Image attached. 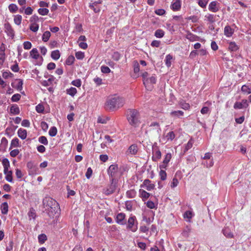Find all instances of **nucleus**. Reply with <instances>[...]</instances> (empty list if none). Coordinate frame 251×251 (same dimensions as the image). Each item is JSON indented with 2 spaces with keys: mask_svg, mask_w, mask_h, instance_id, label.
<instances>
[{
  "mask_svg": "<svg viewBox=\"0 0 251 251\" xmlns=\"http://www.w3.org/2000/svg\"><path fill=\"white\" fill-rule=\"evenodd\" d=\"M9 11L12 13L16 12L18 10L17 6L15 4H11L9 5Z\"/></svg>",
  "mask_w": 251,
  "mask_h": 251,
  "instance_id": "c03bdc74",
  "label": "nucleus"
},
{
  "mask_svg": "<svg viewBox=\"0 0 251 251\" xmlns=\"http://www.w3.org/2000/svg\"><path fill=\"white\" fill-rule=\"evenodd\" d=\"M192 217V213L190 211H186L184 214V218L190 219Z\"/></svg>",
  "mask_w": 251,
  "mask_h": 251,
  "instance_id": "69168bd1",
  "label": "nucleus"
},
{
  "mask_svg": "<svg viewBox=\"0 0 251 251\" xmlns=\"http://www.w3.org/2000/svg\"><path fill=\"white\" fill-rule=\"evenodd\" d=\"M139 113L136 109H130L127 111V119L130 125L136 126L140 123Z\"/></svg>",
  "mask_w": 251,
  "mask_h": 251,
  "instance_id": "7ed1b4c3",
  "label": "nucleus"
},
{
  "mask_svg": "<svg viewBox=\"0 0 251 251\" xmlns=\"http://www.w3.org/2000/svg\"><path fill=\"white\" fill-rule=\"evenodd\" d=\"M159 176L162 180H165L166 179L167 174L165 171L161 170L159 173Z\"/></svg>",
  "mask_w": 251,
  "mask_h": 251,
  "instance_id": "13d9d810",
  "label": "nucleus"
},
{
  "mask_svg": "<svg viewBox=\"0 0 251 251\" xmlns=\"http://www.w3.org/2000/svg\"><path fill=\"white\" fill-rule=\"evenodd\" d=\"M139 193L141 197L144 199H147L150 196V194L143 189H140Z\"/></svg>",
  "mask_w": 251,
  "mask_h": 251,
  "instance_id": "473e14b6",
  "label": "nucleus"
},
{
  "mask_svg": "<svg viewBox=\"0 0 251 251\" xmlns=\"http://www.w3.org/2000/svg\"><path fill=\"white\" fill-rule=\"evenodd\" d=\"M43 204L47 207L50 217H53L59 210V205L57 201L50 197H45L43 200Z\"/></svg>",
  "mask_w": 251,
  "mask_h": 251,
  "instance_id": "f03ea898",
  "label": "nucleus"
},
{
  "mask_svg": "<svg viewBox=\"0 0 251 251\" xmlns=\"http://www.w3.org/2000/svg\"><path fill=\"white\" fill-rule=\"evenodd\" d=\"M18 136L24 140L26 138L27 136V131L25 129L20 128L18 130Z\"/></svg>",
  "mask_w": 251,
  "mask_h": 251,
  "instance_id": "a211bd4d",
  "label": "nucleus"
},
{
  "mask_svg": "<svg viewBox=\"0 0 251 251\" xmlns=\"http://www.w3.org/2000/svg\"><path fill=\"white\" fill-rule=\"evenodd\" d=\"M248 106L247 100H243L241 102H236L233 107L235 109H242L247 108Z\"/></svg>",
  "mask_w": 251,
  "mask_h": 251,
  "instance_id": "9b49d317",
  "label": "nucleus"
},
{
  "mask_svg": "<svg viewBox=\"0 0 251 251\" xmlns=\"http://www.w3.org/2000/svg\"><path fill=\"white\" fill-rule=\"evenodd\" d=\"M156 83V78L154 76L149 77L144 80L143 83L146 87H150V85L154 84Z\"/></svg>",
  "mask_w": 251,
  "mask_h": 251,
  "instance_id": "f8f14e48",
  "label": "nucleus"
},
{
  "mask_svg": "<svg viewBox=\"0 0 251 251\" xmlns=\"http://www.w3.org/2000/svg\"><path fill=\"white\" fill-rule=\"evenodd\" d=\"M223 233L227 238H232L233 237V235L228 227H226L225 228L223 229Z\"/></svg>",
  "mask_w": 251,
  "mask_h": 251,
  "instance_id": "5701e85b",
  "label": "nucleus"
},
{
  "mask_svg": "<svg viewBox=\"0 0 251 251\" xmlns=\"http://www.w3.org/2000/svg\"><path fill=\"white\" fill-rule=\"evenodd\" d=\"M20 147L19 140L17 138H15L12 140L10 144L9 150H11L13 148H17Z\"/></svg>",
  "mask_w": 251,
  "mask_h": 251,
  "instance_id": "4be33fe9",
  "label": "nucleus"
},
{
  "mask_svg": "<svg viewBox=\"0 0 251 251\" xmlns=\"http://www.w3.org/2000/svg\"><path fill=\"white\" fill-rule=\"evenodd\" d=\"M36 110L38 113H43L44 111V107L42 104H39L36 106Z\"/></svg>",
  "mask_w": 251,
  "mask_h": 251,
  "instance_id": "8fccbe9b",
  "label": "nucleus"
},
{
  "mask_svg": "<svg viewBox=\"0 0 251 251\" xmlns=\"http://www.w3.org/2000/svg\"><path fill=\"white\" fill-rule=\"evenodd\" d=\"M183 112L180 110L172 111L171 113V115L172 117H180L183 115Z\"/></svg>",
  "mask_w": 251,
  "mask_h": 251,
  "instance_id": "2f4dec72",
  "label": "nucleus"
},
{
  "mask_svg": "<svg viewBox=\"0 0 251 251\" xmlns=\"http://www.w3.org/2000/svg\"><path fill=\"white\" fill-rule=\"evenodd\" d=\"M72 84L77 87H79L81 86V82L80 79H76L73 80Z\"/></svg>",
  "mask_w": 251,
  "mask_h": 251,
  "instance_id": "0e129e2a",
  "label": "nucleus"
},
{
  "mask_svg": "<svg viewBox=\"0 0 251 251\" xmlns=\"http://www.w3.org/2000/svg\"><path fill=\"white\" fill-rule=\"evenodd\" d=\"M120 54L118 52H114V53L112 55V58L115 61H118L120 58Z\"/></svg>",
  "mask_w": 251,
  "mask_h": 251,
  "instance_id": "e2e57ef3",
  "label": "nucleus"
},
{
  "mask_svg": "<svg viewBox=\"0 0 251 251\" xmlns=\"http://www.w3.org/2000/svg\"><path fill=\"white\" fill-rule=\"evenodd\" d=\"M110 184L102 190V193L105 195H109L114 193L117 187L116 179H110Z\"/></svg>",
  "mask_w": 251,
  "mask_h": 251,
  "instance_id": "39448f33",
  "label": "nucleus"
},
{
  "mask_svg": "<svg viewBox=\"0 0 251 251\" xmlns=\"http://www.w3.org/2000/svg\"><path fill=\"white\" fill-rule=\"evenodd\" d=\"M138 147L135 144L131 145L128 149V152L131 154L134 155L136 154L138 151Z\"/></svg>",
  "mask_w": 251,
  "mask_h": 251,
  "instance_id": "412c9836",
  "label": "nucleus"
},
{
  "mask_svg": "<svg viewBox=\"0 0 251 251\" xmlns=\"http://www.w3.org/2000/svg\"><path fill=\"white\" fill-rule=\"evenodd\" d=\"M75 60V59L74 56L70 55L66 60V64L68 65H71L74 63Z\"/></svg>",
  "mask_w": 251,
  "mask_h": 251,
  "instance_id": "79ce46f5",
  "label": "nucleus"
},
{
  "mask_svg": "<svg viewBox=\"0 0 251 251\" xmlns=\"http://www.w3.org/2000/svg\"><path fill=\"white\" fill-rule=\"evenodd\" d=\"M175 134L173 131H170L167 134L166 136V138L168 140H173L175 138Z\"/></svg>",
  "mask_w": 251,
  "mask_h": 251,
  "instance_id": "a18cd8bd",
  "label": "nucleus"
},
{
  "mask_svg": "<svg viewBox=\"0 0 251 251\" xmlns=\"http://www.w3.org/2000/svg\"><path fill=\"white\" fill-rule=\"evenodd\" d=\"M17 80L18 82L16 88L17 90L21 91L23 88V81L21 79H17Z\"/></svg>",
  "mask_w": 251,
  "mask_h": 251,
  "instance_id": "603ef678",
  "label": "nucleus"
},
{
  "mask_svg": "<svg viewBox=\"0 0 251 251\" xmlns=\"http://www.w3.org/2000/svg\"><path fill=\"white\" fill-rule=\"evenodd\" d=\"M39 29V25L38 24L36 23H33L31 24L30 26V29L33 31V32H36Z\"/></svg>",
  "mask_w": 251,
  "mask_h": 251,
  "instance_id": "09e8293b",
  "label": "nucleus"
},
{
  "mask_svg": "<svg viewBox=\"0 0 251 251\" xmlns=\"http://www.w3.org/2000/svg\"><path fill=\"white\" fill-rule=\"evenodd\" d=\"M125 214L123 213H119L116 217V222L121 225H124L126 223L124 221L125 218Z\"/></svg>",
  "mask_w": 251,
  "mask_h": 251,
  "instance_id": "dca6fc26",
  "label": "nucleus"
},
{
  "mask_svg": "<svg viewBox=\"0 0 251 251\" xmlns=\"http://www.w3.org/2000/svg\"><path fill=\"white\" fill-rule=\"evenodd\" d=\"M161 129L160 125L157 122L152 123L148 127L146 132L152 137H159L160 135Z\"/></svg>",
  "mask_w": 251,
  "mask_h": 251,
  "instance_id": "20e7f679",
  "label": "nucleus"
},
{
  "mask_svg": "<svg viewBox=\"0 0 251 251\" xmlns=\"http://www.w3.org/2000/svg\"><path fill=\"white\" fill-rule=\"evenodd\" d=\"M224 33L227 37H231L233 33V30L229 25H226L224 28Z\"/></svg>",
  "mask_w": 251,
  "mask_h": 251,
  "instance_id": "aec40b11",
  "label": "nucleus"
},
{
  "mask_svg": "<svg viewBox=\"0 0 251 251\" xmlns=\"http://www.w3.org/2000/svg\"><path fill=\"white\" fill-rule=\"evenodd\" d=\"M57 132V130L56 127L52 126L49 132V135L51 137L55 136Z\"/></svg>",
  "mask_w": 251,
  "mask_h": 251,
  "instance_id": "58836bf2",
  "label": "nucleus"
},
{
  "mask_svg": "<svg viewBox=\"0 0 251 251\" xmlns=\"http://www.w3.org/2000/svg\"><path fill=\"white\" fill-rule=\"evenodd\" d=\"M205 17L207 18V20L211 23H213L215 21V16L214 15L208 14L205 16Z\"/></svg>",
  "mask_w": 251,
  "mask_h": 251,
  "instance_id": "3c124183",
  "label": "nucleus"
},
{
  "mask_svg": "<svg viewBox=\"0 0 251 251\" xmlns=\"http://www.w3.org/2000/svg\"><path fill=\"white\" fill-rule=\"evenodd\" d=\"M38 241L40 244H43L47 240V236L44 234H40L38 236Z\"/></svg>",
  "mask_w": 251,
  "mask_h": 251,
  "instance_id": "e433bc0d",
  "label": "nucleus"
},
{
  "mask_svg": "<svg viewBox=\"0 0 251 251\" xmlns=\"http://www.w3.org/2000/svg\"><path fill=\"white\" fill-rule=\"evenodd\" d=\"M8 140L5 137H2L0 144V150L5 151L8 145Z\"/></svg>",
  "mask_w": 251,
  "mask_h": 251,
  "instance_id": "f3484780",
  "label": "nucleus"
},
{
  "mask_svg": "<svg viewBox=\"0 0 251 251\" xmlns=\"http://www.w3.org/2000/svg\"><path fill=\"white\" fill-rule=\"evenodd\" d=\"M239 49L238 46L234 42H230L229 44L228 50L231 51H236Z\"/></svg>",
  "mask_w": 251,
  "mask_h": 251,
  "instance_id": "393cba45",
  "label": "nucleus"
},
{
  "mask_svg": "<svg viewBox=\"0 0 251 251\" xmlns=\"http://www.w3.org/2000/svg\"><path fill=\"white\" fill-rule=\"evenodd\" d=\"M164 35V31L161 29L156 30L154 33V36L157 38H162Z\"/></svg>",
  "mask_w": 251,
  "mask_h": 251,
  "instance_id": "72a5a7b5",
  "label": "nucleus"
},
{
  "mask_svg": "<svg viewBox=\"0 0 251 251\" xmlns=\"http://www.w3.org/2000/svg\"><path fill=\"white\" fill-rule=\"evenodd\" d=\"M22 19V16L21 15H18L15 16L14 19V23L17 25H20L21 23Z\"/></svg>",
  "mask_w": 251,
  "mask_h": 251,
  "instance_id": "de8ad7c7",
  "label": "nucleus"
},
{
  "mask_svg": "<svg viewBox=\"0 0 251 251\" xmlns=\"http://www.w3.org/2000/svg\"><path fill=\"white\" fill-rule=\"evenodd\" d=\"M186 38L191 42L198 41L199 39V37L198 36L195 35L192 33L188 34L186 35Z\"/></svg>",
  "mask_w": 251,
  "mask_h": 251,
  "instance_id": "cd10ccee",
  "label": "nucleus"
},
{
  "mask_svg": "<svg viewBox=\"0 0 251 251\" xmlns=\"http://www.w3.org/2000/svg\"><path fill=\"white\" fill-rule=\"evenodd\" d=\"M191 232V228L188 226H187L186 228L184 229L182 234L184 236L188 237L189 233Z\"/></svg>",
  "mask_w": 251,
  "mask_h": 251,
  "instance_id": "4d7b16f0",
  "label": "nucleus"
},
{
  "mask_svg": "<svg viewBox=\"0 0 251 251\" xmlns=\"http://www.w3.org/2000/svg\"><path fill=\"white\" fill-rule=\"evenodd\" d=\"M77 90L76 88L74 87H71V88L67 90V94L71 96H74Z\"/></svg>",
  "mask_w": 251,
  "mask_h": 251,
  "instance_id": "ea45409f",
  "label": "nucleus"
},
{
  "mask_svg": "<svg viewBox=\"0 0 251 251\" xmlns=\"http://www.w3.org/2000/svg\"><path fill=\"white\" fill-rule=\"evenodd\" d=\"M5 175V179L7 181L10 182H12L13 181V177H12V171H8L6 172V173H4Z\"/></svg>",
  "mask_w": 251,
  "mask_h": 251,
  "instance_id": "c756f323",
  "label": "nucleus"
},
{
  "mask_svg": "<svg viewBox=\"0 0 251 251\" xmlns=\"http://www.w3.org/2000/svg\"><path fill=\"white\" fill-rule=\"evenodd\" d=\"M172 155L171 153H167L163 160V163L167 164L171 159Z\"/></svg>",
  "mask_w": 251,
  "mask_h": 251,
  "instance_id": "864d4df0",
  "label": "nucleus"
},
{
  "mask_svg": "<svg viewBox=\"0 0 251 251\" xmlns=\"http://www.w3.org/2000/svg\"><path fill=\"white\" fill-rule=\"evenodd\" d=\"M53 80V78H49L48 80H43L41 82V84L42 85L44 86H48L49 85H50L52 81Z\"/></svg>",
  "mask_w": 251,
  "mask_h": 251,
  "instance_id": "a19ab883",
  "label": "nucleus"
},
{
  "mask_svg": "<svg viewBox=\"0 0 251 251\" xmlns=\"http://www.w3.org/2000/svg\"><path fill=\"white\" fill-rule=\"evenodd\" d=\"M10 112L13 114H18L20 113L19 107L16 105H12L10 108Z\"/></svg>",
  "mask_w": 251,
  "mask_h": 251,
  "instance_id": "7c9ffc66",
  "label": "nucleus"
},
{
  "mask_svg": "<svg viewBox=\"0 0 251 251\" xmlns=\"http://www.w3.org/2000/svg\"><path fill=\"white\" fill-rule=\"evenodd\" d=\"M207 2V0H199L198 3L201 7L204 8L205 7Z\"/></svg>",
  "mask_w": 251,
  "mask_h": 251,
  "instance_id": "680f3d73",
  "label": "nucleus"
},
{
  "mask_svg": "<svg viewBox=\"0 0 251 251\" xmlns=\"http://www.w3.org/2000/svg\"><path fill=\"white\" fill-rule=\"evenodd\" d=\"M100 159L103 162H105L108 160V157L106 154H101L100 156Z\"/></svg>",
  "mask_w": 251,
  "mask_h": 251,
  "instance_id": "774afa93",
  "label": "nucleus"
},
{
  "mask_svg": "<svg viewBox=\"0 0 251 251\" xmlns=\"http://www.w3.org/2000/svg\"><path fill=\"white\" fill-rule=\"evenodd\" d=\"M39 141L40 143L45 145H47L48 144V141L47 138L44 136H42L39 138Z\"/></svg>",
  "mask_w": 251,
  "mask_h": 251,
  "instance_id": "49530a36",
  "label": "nucleus"
},
{
  "mask_svg": "<svg viewBox=\"0 0 251 251\" xmlns=\"http://www.w3.org/2000/svg\"><path fill=\"white\" fill-rule=\"evenodd\" d=\"M173 59V56L170 54H168L166 56L165 63L167 67H169L171 65V60Z\"/></svg>",
  "mask_w": 251,
  "mask_h": 251,
  "instance_id": "4c0bfd02",
  "label": "nucleus"
},
{
  "mask_svg": "<svg viewBox=\"0 0 251 251\" xmlns=\"http://www.w3.org/2000/svg\"><path fill=\"white\" fill-rule=\"evenodd\" d=\"M136 217L135 216H131L128 220L127 228L131 230L132 232H135L137 229V226L135 225Z\"/></svg>",
  "mask_w": 251,
  "mask_h": 251,
  "instance_id": "1a4fd4ad",
  "label": "nucleus"
},
{
  "mask_svg": "<svg viewBox=\"0 0 251 251\" xmlns=\"http://www.w3.org/2000/svg\"><path fill=\"white\" fill-rule=\"evenodd\" d=\"M60 56V53L58 50H55L51 52V57L54 60H58Z\"/></svg>",
  "mask_w": 251,
  "mask_h": 251,
  "instance_id": "c85d7f7f",
  "label": "nucleus"
},
{
  "mask_svg": "<svg viewBox=\"0 0 251 251\" xmlns=\"http://www.w3.org/2000/svg\"><path fill=\"white\" fill-rule=\"evenodd\" d=\"M38 13L41 15H47L49 13V10L47 8H39L38 10Z\"/></svg>",
  "mask_w": 251,
  "mask_h": 251,
  "instance_id": "37998d69",
  "label": "nucleus"
},
{
  "mask_svg": "<svg viewBox=\"0 0 251 251\" xmlns=\"http://www.w3.org/2000/svg\"><path fill=\"white\" fill-rule=\"evenodd\" d=\"M50 37V32L49 31H45L42 36V40L44 42H47Z\"/></svg>",
  "mask_w": 251,
  "mask_h": 251,
  "instance_id": "c9c22d12",
  "label": "nucleus"
},
{
  "mask_svg": "<svg viewBox=\"0 0 251 251\" xmlns=\"http://www.w3.org/2000/svg\"><path fill=\"white\" fill-rule=\"evenodd\" d=\"M26 166L28 169L29 175H33L38 173L39 169L37 165L35 164L33 162H28Z\"/></svg>",
  "mask_w": 251,
  "mask_h": 251,
  "instance_id": "6e6552de",
  "label": "nucleus"
},
{
  "mask_svg": "<svg viewBox=\"0 0 251 251\" xmlns=\"http://www.w3.org/2000/svg\"><path fill=\"white\" fill-rule=\"evenodd\" d=\"M75 56L78 59H82L84 57V54L81 51H78L75 53Z\"/></svg>",
  "mask_w": 251,
  "mask_h": 251,
  "instance_id": "338daca9",
  "label": "nucleus"
},
{
  "mask_svg": "<svg viewBox=\"0 0 251 251\" xmlns=\"http://www.w3.org/2000/svg\"><path fill=\"white\" fill-rule=\"evenodd\" d=\"M125 103L124 98L117 95L109 96L104 104V108L107 111H114L123 107Z\"/></svg>",
  "mask_w": 251,
  "mask_h": 251,
  "instance_id": "f257e3e1",
  "label": "nucleus"
},
{
  "mask_svg": "<svg viewBox=\"0 0 251 251\" xmlns=\"http://www.w3.org/2000/svg\"><path fill=\"white\" fill-rule=\"evenodd\" d=\"M30 56L34 59H37L39 57L38 51L36 48H33L30 52Z\"/></svg>",
  "mask_w": 251,
  "mask_h": 251,
  "instance_id": "bb28decb",
  "label": "nucleus"
},
{
  "mask_svg": "<svg viewBox=\"0 0 251 251\" xmlns=\"http://www.w3.org/2000/svg\"><path fill=\"white\" fill-rule=\"evenodd\" d=\"M118 166L116 164H112L109 167L107 170V174L109 176L110 179H116V177L118 174Z\"/></svg>",
  "mask_w": 251,
  "mask_h": 251,
  "instance_id": "423d86ee",
  "label": "nucleus"
},
{
  "mask_svg": "<svg viewBox=\"0 0 251 251\" xmlns=\"http://www.w3.org/2000/svg\"><path fill=\"white\" fill-rule=\"evenodd\" d=\"M2 164L4 168L3 173H6L8 171L9 168L10 167V163L8 159L4 158L2 161Z\"/></svg>",
  "mask_w": 251,
  "mask_h": 251,
  "instance_id": "6ab92c4d",
  "label": "nucleus"
},
{
  "mask_svg": "<svg viewBox=\"0 0 251 251\" xmlns=\"http://www.w3.org/2000/svg\"><path fill=\"white\" fill-rule=\"evenodd\" d=\"M141 186H145L148 191H151L154 188L155 185L154 184L151 183V180L148 179H146L144 181Z\"/></svg>",
  "mask_w": 251,
  "mask_h": 251,
  "instance_id": "ddd939ff",
  "label": "nucleus"
},
{
  "mask_svg": "<svg viewBox=\"0 0 251 251\" xmlns=\"http://www.w3.org/2000/svg\"><path fill=\"white\" fill-rule=\"evenodd\" d=\"M219 3L216 1H213L209 5L208 9L210 11L216 12L219 11V8L218 6Z\"/></svg>",
  "mask_w": 251,
  "mask_h": 251,
  "instance_id": "4468645a",
  "label": "nucleus"
},
{
  "mask_svg": "<svg viewBox=\"0 0 251 251\" xmlns=\"http://www.w3.org/2000/svg\"><path fill=\"white\" fill-rule=\"evenodd\" d=\"M181 8V0H175L171 5V8L174 11H178Z\"/></svg>",
  "mask_w": 251,
  "mask_h": 251,
  "instance_id": "2eb2a0df",
  "label": "nucleus"
},
{
  "mask_svg": "<svg viewBox=\"0 0 251 251\" xmlns=\"http://www.w3.org/2000/svg\"><path fill=\"white\" fill-rule=\"evenodd\" d=\"M24 48L25 50H29L32 47L31 43L30 42L26 41L23 44Z\"/></svg>",
  "mask_w": 251,
  "mask_h": 251,
  "instance_id": "bf43d9fd",
  "label": "nucleus"
},
{
  "mask_svg": "<svg viewBox=\"0 0 251 251\" xmlns=\"http://www.w3.org/2000/svg\"><path fill=\"white\" fill-rule=\"evenodd\" d=\"M136 192L133 189L128 190L126 192V196L128 198H134L136 196Z\"/></svg>",
  "mask_w": 251,
  "mask_h": 251,
  "instance_id": "f704fd0d",
  "label": "nucleus"
},
{
  "mask_svg": "<svg viewBox=\"0 0 251 251\" xmlns=\"http://www.w3.org/2000/svg\"><path fill=\"white\" fill-rule=\"evenodd\" d=\"M20 151L18 149H14L10 152V155L12 157H15L18 155Z\"/></svg>",
  "mask_w": 251,
  "mask_h": 251,
  "instance_id": "5fc2aeb1",
  "label": "nucleus"
},
{
  "mask_svg": "<svg viewBox=\"0 0 251 251\" xmlns=\"http://www.w3.org/2000/svg\"><path fill=\"white\" fill-rule=\"evenodd\" d=\"M5 32L7 33V35L13 38L14 36V31L12 28V26L8 22L4 24Z\"/></svg>",
  "mask_w": 251,
  "mask_h": 251,
  "instance_id": "9d476101",
  "label": "nucleus"
},
{
  "mask_svg": "<svg viewBox=\"0 0 251 251\" xmlns=\"http://www.w3.org/2000/svg\"><path fill=\"white\" fill-rule=\"evenodd\" d=\"M241 91L245 94L251 93V85H244L241 88Z\"/></svg>",
  "mask_w": 251,
  "mask_h": 251,
  "instance_id": "a878e982",
  "label": "nucleus"
},
{
  "mask_svg": "<svg viewBox=\"0 0 251 251\" xmlns=\"http://www.w3.org/2000/svg\"><path fill=\"white\" fill-rule=\"evenodd\" d=\"M101 71L103 73L107 74L110 72V69L107 66H102L101 67Z\"/></svg>",
  "mask_w": 251,
  "mask_h": 251,
  "instance_id": "052dcab7",
  "label": "nucleus"
},
{
  "mask_svg": "<svg viewBox=\"0 0 251 251\" xmlns=\"http://www.w3.org/2000/svg\"><path fill=\"white\" fill-rule=\"evenodd\" d=\"M152 160L153 161H157L161 157V152L159 149V147L157 145V143H155L152 147Z\"/></svg>",
  "mask_w": 251,
  "mask_h": 251,
  "instance_id": "0eeeda50",
  "label": "nucleus"
},
{
  "mask_svg": "<svg viewBox=\"0 0 251 251\" xmlns=\"http://www.w3.org/2000/svg\"><path fill=\"white\" fill-rule=\"evenodd\" d=\"M0 210L2 214H6L8 211V205L6 202L2 203L0 206Z\"/></svg>",
  "mask_w": 251,
  "mask_h": 251,
  "instance_id": "b1692460",
  "label": "nucleus"
},
{
  "mask_svg": "<svg viewBox=\"0 0 251 251\" xmlns=\"http://www.w3.org/2000/svg\"><path fill=\"white\" fill-rule=\"evenodd\" d=\"M21 97V95L19 94H14L11 98V100L14 102L18 101L20 100Z\"/></svg>",
  "mask_w": 251,
  "mask_h": 251,
  "instance_id": "6e6d98bb",
  "label": "nucleus"
}]
</instances>
